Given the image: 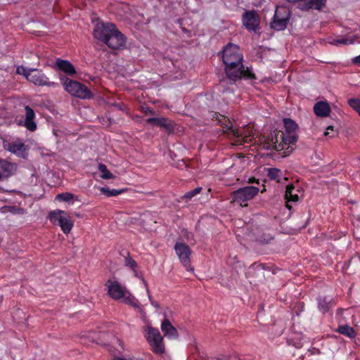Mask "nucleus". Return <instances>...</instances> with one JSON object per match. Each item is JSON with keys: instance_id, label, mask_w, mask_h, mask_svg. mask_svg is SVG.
Segmentation results:
<instances>
[{"instance_id": "nucleus-1", "label": "nucleus", "mask_w": 360, "mask_h": 360, "mask_svg": "<svg viewBox=\"0 0 360 360\" xmlns=\"http://www.w3.org/2000/svg\"><path fill=\"white\" fill-rule=\"evenodd\" d=\"M285 131L274 130L271 133V159L290 155L298 140V124L290 118L283 120Z\"/></svg>"}, {"instance_id": "nucleus-2", "label": "nucleus", "mask_w": 360, "mask_h": 360, "mask_svg": "<svg viewBox=\"0 0 360 360\" xmlns=\"http://www.w3.org/2000/svg\"><path fill=\"white\" fill-rule=\"evenodd\" d=\"M93 34L95 39L103 41L112 49H119L126 45V37L112 23H96Z\"/></svg>"}, {"instance_id": "nucleus-3", "label": "nucleus", "mask_w": 360, "mask_h": 360, "mask_svg": "<svg viewBox=\"0 0 360 360\" xmlns=\"http://www.w3.org/2000/svg\"><path fill=\"white\" fill-rule=\"evenodd\" d=\"M60 79L65 91L70 95L81 99H89L93 97L91 91L84 84L65 75H61Z\"/></svg>"}, {"instance_id": "nucleus-4", "label": "nucleus", "mask_w": 360, "mask_h": 360, "mask_svg": "<svg viewBox=\"0 0 360 360\" xmlns=\"http://www.w3.org/2000/svg\"><path fill=\"white\" fill-rule=\"evenodd\" d=\"M51 223L58 225L63 232L68 234L72 230L74 221L67 212L60 210L51 211L48 215Z\"/></svg>"}, {"instance_id": "nucleus-5", "label": "nucleus", "mask_w": 360, "mask_h": 360, "mask_svg": "<svg viewBox=\"0 0 360 360\" xmlns=\"http://www.w3.org/2000/svg\"><path fill=\"white\" fill-rule=\"evenodd\" d=\"M225 72L227 77L231 81V84L235 83L237 80L242 78L253 79L255 78L254 74L249 70L248 68L245 69L243 63L241 65H225Z\"/></svg>"}, {"instance_id": "nucleus-6", "label": "nucleus", "mask_w": 360, "mask_h": 360, "mask_svg": "<svg viewBox=\"0 0 360 360\" xmlns=\"http://www.w3.org/2000/svg\"><path fill=\"white\" fill-rule=\"evenodd\" d=\"M243 55L240 52L238 46L229 43L223 49L222 60L225 65H241Z\"/></svg>"}, {"instance_id": "nucleus-7", "label": "nucleus", "mask_w": 360, "mask_h": 360, "mask_svg": "<svg viewBox=\"0 0 360 360\" xmlns=\"http://www.w3.org/2000/svg\"><path fill=\"white\" fill-rule=\"evenodd\" d=\"M290 9L283 6H276L271 20V29L283 30L286 28L290 17Z\"/></svg>"}, {"instance_id": "nucleus-8", "label": "nucleus", "mask_w": 360, "mask_h": 360, "mask_svg": "<svg viewBox=\"0 0 360 360\" xmlns=\"http://www.w3.org/2000/svg\"><path fill=\"white\" fill-rule=\"evenodd\" d=\"M259 191V188L253 186L240 188L231 193V202H237L240 206H243V203L252 199L258 193Z\"/></svg>"}, {"instance_id": "nucleus-9", "label": "nucleus", "mask_w": 360, "mask_h": 360, "mask_svg": "<svg viewBox=\"0 0 360 360\" xmlns=\"http://www.w3.org/2000/svg\"><path fill=\"white\" fill-rule=\"evenodd\" d=\"M22 69L23 75L26 77L27 79L35 85L55 86L58 84L56 82H49L48 77L40 72L35 70H27L24 68Z\"/></svg>"}, {"instance_id": "nucleus-10", "label": "nucleus", "mask_w": 360, "mask_h": 360, "mask_svg": "<svg viewBox=\"0 0 360 360\" xmlns=\"http://www.w3.org/2000/svg\"><path fill=\"white\" fill-rule=\"evenodd\" d=\"M224 131L228 134H231L237 141H242L248 143L252 141L254 134L249 129H237L232 124L224 127Z\"/></svg>"}, {"instance_id": "nucleus-11", "label": "nucleus", "mask_w": 360, "mask_h": 360, "mask_svg": "<svg viewBox=\"0 0 360 360\" xmlns=\"http://www.w3.org/2000/svg\"><path fill=\"white\" fill-rule=\"evenodd\" d=\"M176 254L184 266L188 271H193V268H188L191 266L190 256L191 250L188 245L183 243H176L174 246Z\"/></svg>"}, {"instance_id": "nucleus-12", "label": "nucleus", "mask_w": 360, "mask_h": 360, "mask_svg": "<svg viewBox=\"0 0 360 360\" xmlns=\"http://www.w3.org/2000/svg\"><path fill=\"white\" fill-rule=\"evenodd\" d=\"M105 286L108 288L109 296L114 300L122 298V297H124L125 292H127L126 288L122 286L116 280L108 279L105 283Z\"/></svg>"}, {"instance_id": "nucleus-13", "label": "nucleus", "mask_w": 360, "mask_h": 360, "mask_svg": "<svg viewBox=\"0 0 360 360\" xmlns=\"http://www.w3.org/2000/svg\"><path fill=\"white\" fill-rule=\"evenodd\" d=\"M146 122L153 126H158L162 128L168 134H171L174 131V122L167 117H150L146 120Z\"/></svg>"}, {"instance_id": "nucleus-14", "label": "nucleus", "mask_w": 360, "mask_h": 360, "mask_svg": "<svg viewBox=\"0 0 360 360\" xmlns=\"http://www.w3.org/2000/svg\"><path fill=\"white\" fill-rule=\"evenodd\" d=\"M243 24L247 30L256 32L259 25V18L256 11H245L243 14Z\"/></svg>"}, {"instance_id": "nucleus-15", "label": "nucleus", "mask_w": 360, "mask_h": 360, "mask_svg": "<svg viewBox=\"0 0 360 360\" xmlns=\"http://www.w3.org/2000/svg\"><path fill=\"white\" fill-rule=\"evenodd\" d=\"M4 147L9 152L21 158H25L26 146L21 141L18 140L13 142L4 143Z\"/></svg>"}, {"instance_id": "nucleus-16", "label": "nucleus", "mask_w": 360, "mask_h": 360, "mask_svg": "<svg viewBox=\"0 0 360 360\" xmlns=\"http://www.w3.org/2000/svg\"><path fill=\"white\" fill-rule=\"evenodd\" d=\"M15 164L0 159V181L11 176L16 171Z\"/></svg>"}, {"instance_id": "nucleus-17", "label": "nucleus", "mask_w": 360, "mask_h": 360, "mask_svg": "<svg viewBox=\"0 0 360 360\" xmlns=\"http://www.w3.org/2000/svg\"><path fill=\"white\" fill-rule=\"evenodd\" d=\"M274 181L277 186L278 189L283 191V188L288 185V177L285 176L281 169L271 167V182Z\"/></svg>"}, {"instance_id": "nucleus-18", "label": "nucleus", "mask_w": 360, "mask_h": 360, "mask_svg": "<svg viewBox=\"0 0 360 360\" xmlns=\"http://www.w3.org/2000/svg\"><path fill=\"white\" fill-rule=\"evenodd\" d=\"M53 68L63 71L68 76H72L76 74L74 65L67 60L57 58Z\"/></svg>"}, {"instance_id": "nucleus-19", "label": "nucleus", "mask_w": 360, "mask_h": 360, "mask_svg": "<svg viewBox=\"0 0 360 360\" xmlns=\"http://www.w3.org/2000/svg\"><path fill=\"white\" fill-rule=\"evenodd\" d=\"M284 188H285L284 195L285 200V206L290 211H291L292 207L290 205V202H297L299 200V196L297 193H293L295 187L292 184H288Z\"/></svg>"}, {"instance_id": "nucleus-20", "label": "nucleus", "mask_w": 360, "mask_h": 360, "mask_svg": "<svg viewBox=\"0 0 360 360\" xmlns=\"http://www.w3.org/2000/svg\"><path fill=\"white\" fill-rule=\"evenodd\" d=\"M25 124L24 125L25 127L31 131H34L37 129V124L34 121L35 113L32 108H30L28 105H26L25 107Z\"/></svg>"}, {"instance_id": "nucleus-21", "label": "nucleus", "mask_w": 360, "mask_h": 360, "mask_svg": "<svg viewBox=\"0 0 360 360\" xmlns=\"http://www.w3.org/2000/svg\"><path fill=\"white\" fill-rule=\"evenodd\" d=\"M269 271V266L262 263H254L250 267L249 273L253 276H257L259 279L264 278L266 273Z\"/></svg>"}, {"instance_id": "nucleus-22", "label": "nucleus", "mask_w": 360, "mask_h": 360, "mask_svg": "<svg viewBox=\"0 0 360 360\" xmlns=\"http://www.w3.org/2000/svg\"><path fill=\"white\" fill-rule=\"evenodd\" d=\"M161 329L165 336L169 338H177L179 333L177 330L172 325L171 322L167 319H165L161 325Z\"/></svg>"}, {"instance_id": "nucleus-23", "label": "nucleus", "mask_w": 360, "mask_h": 360, "mask_svg": "<svg viewBox=\"0 0 360 360\" xmlns=\"http://www.w3.org/2000/svg\"><path fill=\"white\" fill-rule=\"evenodd\" d=\"M314 112L316 115L325 117L329 115L330 107L327 102L319 101L314 105Z\"/></svg>"}, {"instance_id": "nucleus-24", "label": "nucleus", "mask_w": 360, "mask_h": 360, "mask_svg": "<svg viewBox=\"0 0 360 360\" xmlns=\"http://www.w3.org/2000/svg\"><path fill=\"white\" fill-rule=\"evenodd\" d=\"M318 307L322 313H326L330 311L334 305L333 298L327 296H319L317 298Z\"/></svg>"}, {"instance_id": "nucleus-25", "label": "nucleus", "mask_w": 360, "mask_h": 360, "mask_svg": "<svg viewBox=\"0 0 360 360\" xmlns=\"http://www.w3.org/2000/svg\"><path fill=\"white\" fill-rule=\"evenodd\" d=\"M326 3V0H307L300 6V8L303 11L309 9L321 10L325 6Z\"/></svg>"}, {"instance_id": "nucleus-26", "label": "nucleus", "mask_w": 360, "mask_h": 360, "mask_svg": "<svg viewBox=\"0 0 360 360\" xmlns=\"http://www.w3.org/2000/svg\"><path fill=\"white\" fill-rule=\"evenodd\" d=\"M163 338H160V340L154 339L148 342L152 347V350L154 353L161 354L165 352V347L162 343Z\"/></svg>"}, {"instance_id": "nucleus-27", "label": "nucleus", "mask_w": 360, "mask_h": 360, "mask_svg": "<svg viewBox=\"0 0 360 360\" xmlns=\"http://www.w3.org/2000/svg\"><path fill=\"white\" fill-rule=\"evenodd\" d=\"M356 39H357L356 35H347L342 38L335 39L330 43L335 46L339 44L349 45L352 44L355 41Z\"/></svg>"}, {"instance_id": "nucleus-28", "label": "nucleus", "mask_w": 360, "mask_h": 360, "mask_svg": "<svg viewBox=\"0 0 360 360\" xmlns=\"http://www.w3.org/2000/svg\"><path fill=\"white\" fill-rule=\"evenodd\" d=\"M337 332L349 338H353L356 336V332L354 329L348 325L339 326L338 328L337 329Z\"/></svg>"}, {"instance_id": "nucleus-29", "label": "nucleus", "mask_w": 360, "mask_h": 360, "mask_svg": "<svg viewBox=\"0 0 360 360\" xmlns=\"http://www.w3.org/2000/svg\"><path fill=\"white\" fill-rule=\"evenodd\" d=\"M56 200L60 202H70L71 200H79L78 196L72 193L65 192L58 194Z\"/></svg>"}, {"instance_id": "nucleus-30", "label": "nucleus", "mask_w": 360, "mask_h": 360, "mask_svg": "<svg viewBox=\"0 0 360 360\" xmlns=\"http://www.w3.org/2000/svg\"><path fill=\"white\" fill-rule=\"evenodd\" d=\"M101 192L108 197L115 196L119 194L124 193L127 191L126 188L123 189H110L108 187H101L100 189Z\"/></svg>"}, {"instance_id": "nucleus-31", "label": "nucleus", "mask_w": 360, "mask_h": 360, "mask_svg": "<svg viewBox=\"0 0 360 360\" xmlns=\"http://www.w3.org/2000/svg\"><path fill=\"white\" fill-rule=\"evenodd\" d=\"M98 169L102 173L101 177L103 179H110L115 178V176L108 169L107 167L104 164H99Z\"/></svg>"}, {"instance_id": "nucleus-32", "label": "nucleus", "mask_w": 360, "mask_h": 360, "mask_svg": "<svg viewBox=\"0 0 360 360\" xmlns=\"http://www.w3.org/2000/svg\"><path fill=\"white\" fill-rule=\"evenodd\" d=\"M148 335L147 337L148 342H149L150 340H154V339L160 340V338H162L160 331L158 330V329L154 328L152 327L148 328Z\"/></svg>"}, {"instance_id": "nucleus-33", "label": "nucleus", "mask_w": 360, "mask_h": 360, "mask_svg": "<svg viewBox=\"0 0 360 360\" xmlns=\"http://www.w3.org/2000/svg\"><path fill=\"white\" fill-rule=\"evenodd\" d=\"M124 299V302L130 304L134 307H138L137 300L133 297L130 293L127 291L125 292L124 297H122Z\"/></svg>"}, {"instance_id": "nucleus-34", "label": "nucleus", "mask_w": 360, "mask_h": 360, "mask_svg": "<svg viewBox=\"0 0 360 360\" xmlns=\"http://www.w3.org/2000/svg\"><path fill=\"white\" fill-rule=\"evenodd\" d=\"M125 265L132 270H134L137 267L136 262L130 257L129 252H127V256H124Z\"/></svg>"}, {"instance_id": "nucleus-35", "label": "nucleus", "mask_w": 360, "mask_h": 360, "mask_svg": "<svg viewBox=\"0 0 360 360\" xmlns=\"http://www.w3.org/2000/svg\"><path fill=\"white\" fill-rule=\"evenodd\" d=\"M348 105L355 110L360 115V99L350 98L348 100Z\"/></svg>"}, {"instance_id": "nucleus-36", "label": "nucleus", "mask_w": 360, "mask_h": 360, "mask_svg": "<svg viewBox=\"0 0 360 360\" xmlns=\"http://www.w3.org/2000/svg\"><path fill=\"white\" fill-rule=\"evenodd\" d=\"M257 233H255V236H256V240L259 242L260 243H265V244H267L269 243V241L270 240V238H269V236L267 235L266 237H264L263 234H261L262 233V230L257 229Z\"/></svg>"}, {"instance_id": "nucleus-37", "label": "nucleus", "mask_w": 360, "mask_h": 360, "mask_svg": "<svg viewBox=\"0 0 360 360\" xmlns=\"http://www.w3.org/2000/svg\"><path fill=\"white\" fill-rule=\"evenodd\" d=\"M201 191H202L201 187H197V188H194L193 190L186 192L182 198L186 200H191L193 197H194L195 195L198 194Z\"/></svg>"}, {"instance_id": "nucleus-38", "label": "nucleus", "mask_w": 360, "mask_h": 360, "mask_svg": "<svg viewBox=\"0 0 360 360\" xmlns=\"http://www.w3.org/2000/svg\"><path fill=\"white\" fill-rule=\"evenodd\" d=\"M263 311H264V305L261 304L260 307H259V310L257 311V321L260 324H263L262 323V321H264V319H263L264 314L262 313Z\"/></svg>"}, {"instance_id": "nucleus-39", "label": "nucleus", "mask_w": 360, "mask_h": 360, "mask_svg": "<svg viewBox=\"0 0 360 360\" xmlns=\"http://www.w3.org/2000/svg\"><path fill=\"white\" fill-rule=\"evenodd\" d=\"M142 111L145 112L146 115H154L155 111L151 110L149 107H142Z\"/></svg>"}, {"instance_id": "nucleus-40", "label": "nucleus", "mask_w": 360, "mask_h": 360, "mask_svg": "<svg viewBox=\"0 0 360 360\" xmlns=\"http://www.w3.org/2000/svg\"><path fill=\"white\" fill-rule=\"evenodd\" d=\"M230 359H231V356L222 354V355L215 357L214 359H213V360H230Z\"/></svg>"}, {"instance_id": "nucleus-41", "label": "nucleus", "mask_w": 360, "mask_h": 360, "mask_svg": "<svg viewBox=\"0 0 360 360\" xmlns=\"http://www.w3.org/2000/svg\"><path fill=\"white\" fill-rule=\"evenodd\" d=\"M148 295V298H149V300L150 301L151 304L153 306H154L155 308L159 309L160 307L159 303L158 302H156V301L153 300V299H152V297H151L150 294Z\"/></svg>"}, {"instance_id": "nucleus-42", "label": "nucleus", "mask_w": 360, "mask_h": 360, "mask_svg": "<svg viewBox=\"0 0 360 360\" xmlns=\"http://www.w3.org/2000/svg\"><path fill=\"white\" fill-rule=\"evenodd\" d=\"M141 280L142 281L143 284L144 285V286H145V288H146V290L147 294H148V295H149L150 291H149L148 285L147 281L145 280V278H143V276H141Z\"/></svg>"}, {"instance_id": "nucleus-43", "label": "nucleus", "mask_w": 360, "mask_h": 360, "mask_svg": "<svg viewBox=\"0 0 360 360\" xmlns=\"http://www.w3.org/2000/svg\"><path fill=\"white\" fill-rule=\"evenodd\" d=\"M352 61L356 65H360V55L356 56V57H355V58H354L352 59Z\"/></svg>"}, {"instance_id": "nucleus-44", "label": "nucleus", "mask_w": 360, "mask_h": 360, "mask_svg": "<svg viewBox=\"0 0 360 360\" xmlns=\"http://www.w3.org/2000/svg\"><path fill=\"white\" fill-rule=\"evenodd\" d=\"M10 208L12 209V210H14L18 214H23L24 213V210L22 208H17V209H15V207H11Z\"/></svg>"}, {"instance_id": "nucleus-45", "label": "nucleus", "mask_w": 360, "mask_h": 360, "mask_svg": "<svg viewBox=\"0 0 360 360\" xmlns=\"http://www.w3.org/2000/svg\"><path fill=\"white\" fill-rule=\"evenodd\" d=\"M262 170L264 173L266 174L267 177H270V167H263Z\"/></svg>"}, {"instance_id": "nucleus-46", "label": "nucleus", "mask_w": 360, "mask_h": 360, "mask_svg": "<svg viewBox=\"0 0 360 360\" xmlns=\"http://www.w3.org/2000/svg\"><path fill=\"white\" fill-rule=\"evenodd\" d=\"M329 130H331V131L333 132V126H329L328 128H327V130L324 133V135L325 136H329L330 134V132H329Z\"/></svg>"}, {"instance_id": "nucleus-47", "label": "nucleus", "mask_w": 360, "mask_h": 360, "mask_svg": "<svg viewBox=\"0 0 360 360\" xmlns=\"http://www.w3.org/2000/svg\"><path fill=\"white\" fill-rule=\"evenodd\" d=\"M134 272V275L135 276L141 279V276H143V275L141 274H139L136 270V269H134V270H133Z\"/></svg>"}, {"instance_id": "nucleus-48", "label": "nucleus", "mask_w": 360, "mask_h": 360, "mask_svg": "<svg viewBox=\"0 0 360 360\" xmlns=\"http://www.w3.org/2000/svg\"><path fill=\"white\" fill-rule=\"evenodd\" d=\"M259 179L256 180L255 178H252V179H249V183H253V182L256 181L257 184H259Z\"/></svg>"}, {"instance_id": "nucleus-49", "label": "nucleus", "mask_w": 360, "mask_h": 360, "mask_svg": "<svg viewBox=\"0 0 360 360\" xmlns=\"http://www.w3.org/2000/svg\"><path fill=\"white\" fill-rule=\"evenodd\" d=\"M286 1L290 3H295V2L300 1V0H286Z\"/></svg>"}, {"instance_id": "nucleus-50", "label": "nucleus", "mask_w": 360, "mask_h": 360, "mask_svg": "<svg viewBox=\"0 0 360 360\" xmlns=\"http://www.w3.org/2000/svg\"><path fill=\"white\" fill-rule=\"evenodd\" d=\"M75 215L77 217H79V218H82V214H80L79 213H77V212H75Z\"/></svg>"}, {"instance_id": "nucleus-51", "label": "nucleus", "mask_w": 360, "mask_h": 360, "mask_svg": "<svg viewBox=\"0 0 360 360\" xmlns=\"http://www.w3.org/2000/svg\"><path fill=\"white\" fill-rule=\"evenodd\" d=\"M17 72H18V74H20V73H21V72H20V67H18V68H17Z\"/></svg>"}, {"instance_id": "nucleus-52", "label": "nucleus", "mask_w": 360, "mask_h": 360, "mask_svg": "<svg viewBox=\"0 0 360 360\" xmlns=\"http://www.w3.org/2000/svg\"><path fill=\"white\" fill-rule=\"evenodd\" d=\"M114 360H127V359H125L124 358H116Z\"/></svg>"}, {"instance_id": "nucleus-53", "label": "nucleus", "mask_w": 360, "mask_h": 360, "mask_svg": "<svg viewBox=\"0 0 360 360\" xmlns=\"http://www.w3.org/2000/svg\"><path fill=\"white\" fill-rule=\"evenodd\" d=\"M262 182H263V183H267L268 181H267V179H264L262 180Z\"/></svg>"}, {"instance_id": "nucleus-54", "label": "nucleus", "mask_w": 360, "mask_h": 360, "mask_svg": "<svg viewBox=\"0 0 360 360\" xmlns=\"http://www.w3.org/2000/svg\"><path fill=\"white\" fill-rule=\"evenodd\" d=\"M271 273L272 274H276V271L273 269V266H271Z\"/></svg>"}, {"instance_id": "nucleus-55", "label": "nucleus", "mask_w": 360, "mask_h": 360, "mask_svg": "<svg viewBox=\"0 0 360 360\" xmlns=\"http://www.w3.org/2000/svg\"><path fill=\"white\" fill-rule=\"evenodd\" d=\"M263 186H264V187H265V186H264V185H263ZM266 191L265 188H264L261 191V192L262 193V192H263V191Z\"/></svg>"}, {"instance_id": "nucleus-56", "label": "nucleus", "mask_w": 360, "mask_h": 360, "mask_svg": "<svg viewBox=\"0 0 360 360\" xmlns=\"http://www.w3.org/2000/svg\"><path fill=\"white\" fill-rule=\"evenodd\" d=\"M23 68V67H21V68ZM22 70H23V69H22ZM21 72H22V73H23V70H21Z\"/></svg>"}, {"instance_id": "nucleus-57", "label": "nucleus", "mask_w": 360, "mask_h": 360, "mask_svg": "<svg viewBox=\"0 0 360 360\" xmlns=\"http://www.w3.org/2000/svg\"><path fill=\"white\" fill-rule=\"evenodd\" d=\"M238 360H240V359H238Z\"/></svg>"}]
</instances>
